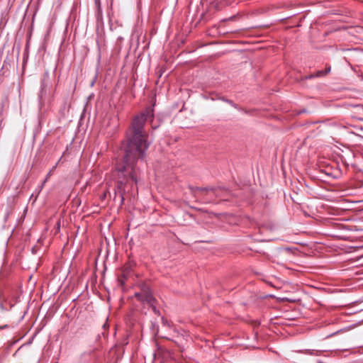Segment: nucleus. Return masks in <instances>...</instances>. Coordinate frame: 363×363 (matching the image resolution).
Instances as JSON below:
<instances>
[{"instance_id":"nucleus-1","label":"nucleus","mask_w":363,"mask_h":363,"mask_svg":"<svg viewBox=\"0 0 363 363\" xmlns=\"http://www.w3.org/2000/svg\"><path fill=\"white\" fill-rule=\"evenodd\" d=\"M156 93L150 101L151 106L147 107L143 111L135 116L130 126L125 141L123 143L125 151L124 161L122 165L117 167L118 192L121 201H123V193L128 184H137L138 180V169L136 162L143 157L145 152L148 147L147 141V134L144 126L147 120H152L154 117V106L156 105Z\"/></svg>"},{"instance_id":"nucleus-2","label":"nucleus","mask_w":363,"mask_h":363,"mask_svg":"<svg viewBox=\"0 0 363 363\" xmlns=\"http://www.w3.org/2000/svg\"><path fill=\"white\" fill-rule=\"evenodd\" d=\"M135 296L143 302L146 303L150 307L152 308L153 311H156L155 298L152 297V292L150 289H146L142 290L140 292L135 293Z\"/></svg>"},{"instance_id":"nucleus-3","label":"nucleus","mask_w":363,"mask_h":363,"mask_svg":"<svg viewBox=\"0 0 363 363\" xmlns=\"http://www.w3.org/2000/svg\"><path fill=\"white\" fill-rule=\"evenodd\" d=\"M232 106V103L228 100H222L216 104V108L221 112L228 111Z\"/></svg>"},{"instance_id":"nucleus-4","label":"nucleus","mask_w":363,"mask_h":363,"mask_svg":"<svg viewBox=\"0 0 363 363\" xmlns=\"http://www.w3.org/2000/svg\"><path fill=\"white\" fill-rule=\"evenodd\" d=\"M330 69H331V68H330V67L329 66V67H326V69H325V70H323V71H318V72L315 74V76H316V77H321V76H323V75H325V74H326L329 73V72H330Z\"/></svg>"},{"instance_id":"nucleus-5","label":"nucleus","mask_w":363,"mask_h":363,"mask_svg":"<svg viewBox=\"0 0 363 363\" xmlns=\"http://www.w3.org/2000/svg\"><path fill=\"white\" fill-rule=\"evenodd\" d=\"M197 190L201 194H206L210 189L208 188H197Z\"/></svg>"},{"instance_id":"nucleus-6","label":"nucleus","mask_w":363,"mask_h":363,"mask_svg":"<svg viewBox=\"0 0 363 363\" xmlns=\"http://www.w3.org/2000/svg\"><path fill=\"white\" fill-rule=\"evenodd\" d=\"M94 1H95L96 6L99 9H100V6H101L100 0H94Z\"/></svg>"},{"instance_id":"nucleus-7","label":"nucleus","mask_w":363,"mask_h":363,"mask_svg":"<svg viewBox=\"0 0 363 363\" xmlns=\"http://www.w3.org/2000/svg\"><path fill=\"white\" fill-rule=\"evenodd\" d=\"M155 346L157 347V350H159V342L157 340H155Z\"/></svg>"},{"instance_id":"nucleus-8","label":"nucleus","mask_w":363,"mask_h":363,"mask_svg":"<svg viewBox=\"0 0 363 363\" xmlns=\"http://www.w3.org/2000/svg\"><path fill=\"white\" fill-rule=\"evenodd\" d=\"M50 176V172L48 173V174L47 175V177L46 179H45V181L43 182V184H45L48 179V178Z\"/></svg>"},{"instance_id":"nucleus-9","label":"nucleus","mask_w":363,"mask_h":363,"mask_svg":"<svg viewBox=\"0 0 363 363\" xmlns=\"http://www.w3.org/2000/svg\"><path fill=\"white\" fill-rule=\"evenodd\" d=\"M280 301H289V300L288 298H280Z\"/></svg>"},{"instance_id":"nucleus-10","label":"nucleus","mask_w":363,"mask_h":363,"mask_svg":"<svg viewBox=\"0 0 363 363\" xmlns=\"http://www.w3.org/2000/svg\"><path fill=\"white\" fill-rule=\"evenodd\" d=\"M153 355H154V360H155V359H156V356H157L156 352H155V353L153 354Z\"/></svg>"},{"instance_id":"nucleus-11","label":"nucleus","mask_w":363,"mask_h":363,"mask_svg":"<svg viewBox=\"0 0 363 363\" xmlns=\"http://www.w3.org/2000/svg\"><path fill=\"white\" fill-rule=\"evenodd\" d=\"M0 308H3V305L1 303H0Z\"/></svg>"},{"instance_id":"nucleus-12","label":"nucleus","mask_w":363,"mask_h":363,"mask_svg":"<svg viewBox=\"0 0 363 363\" xmlns=\"http://www.w3.org/2000/svg\"><path fill=\"white\" fill-rule=\"evenodd\" d=\"M362 137H363V135H362Z\"/></svg>"}]
</instances>
